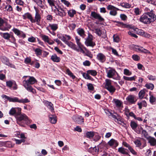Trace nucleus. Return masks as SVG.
Instances as JSON below:
<instances>
[{"label": "nucleus", "instance_id": "nucleus-1", "mask_svg": "<svg viewBox=\"0 0 156 156\" xmlns=\"http://www.w3.org/2000/svg\"><path fill=\"white\" fill-rule=\"evenodd\" d=\"M23 78L24 79L23 83L24 87L29 91L34 93L35 90L30 85L33 84L37 82L33 76H24Z\"/></svg>", "mask_w": 156, "mask_h": 156}, {"label": "nucleus", "instance_id": "nucleus-2", "mask_svg": "<svg viewBox=\"0 0 156 156\" xmlns=\"http://www.w3.org/2000/svg\"><path fill=\"white\" fill-rule=\"evenodd\" d=\"M156 20V16L151 12H148L144 14L140 18V21L145 23H150Z\"/></svg>", "mask_w": 156, "mask_h": 156}, {"label": "nucleus", "instance_id": "nucleus-3", "mask_svg": "<svg viewBox=\"0 0 156 156\" xmlns=\"http://www.w3.org/2000/svg\"><path fill=\"white\" fill-rule=\"evenodd\" d=\"M110 69L107 72V77L109 78H113L115 79L119 80V77L116 71L114 69L109 68Z\"/></svg>", "mask_w": 156, "mask_h": 156}, {"label": "nucleus", "instance_id": "nucleus-4", "mask_svg": "<svg viewBox=\"0 0 156 156\" xmlns=\"http://www.w3.org/2000/svg\"><path fill=\"white\" fill-rule=\"evenodd\" d=\"M105 84V87L110 93H113L115 90V87L111 84V80L109 79H106Z\"/></svg>", "mask_w": 156, "mask_h": 156}, {"label": "nucleus", "instance_id": "nucleus-5", "mask_svg": "<svg viewBox=\"0 0 156 156\" xmlns=\"http://www.w3.org/2000/svg\"><path fill=\"white\" fill-rule=\"evenodd\" d=\"M93 36L90 34H88L87 38L85 39V44L87 46H90L92 47H94L95 44L93 41Z\"/></svg>", "mask_w": 156, "mask_h": 156}, {"label": "nucleus", "instance_id": "nucleus-6", "mask_svg": "<svg viewBox=\"0 0 156 156\" xmlns=\"http://www.w3.org/2000/svg\"><path fill=\"white\" fill-rule=\"evenodd\" d=\"M16 118L17 119V123L19 124L20 122L22 120L25 121L27 123H28L29 122L28 117L24 114L18 115Z\"/></svg>", "mask_w": 156, "mask_h": 156}, {"label": "nucleus", "instance_id": "nucleus-7", "mask_svg": "<svg viewBox=\"0 0 156 156\" xmlns=\"http://www.w3.org/2000/svg\"><path fill=\"white\" fill-rule=\"evenodd\" d=\"M55 12L56 15L59 16L61 17H63L66 15V13L64 9L60 7H56Z\"/></svg>", "mask_w": 156, "mask_h": 156}, {"label": "nucleus", "instance_id": "nucleus-8", "mask_svg": "<svg viewBox=\"0 0 156 156\" xmlns=\"http://www.w3.org/2000/svg\"><path fill=\"white\" fill-rule=\"evenodd\" d=\"M90 16L94 19L98 20L100 22L103 21L104 20V19L99 14L94 11L91 12Z\"/></svg>", "mask_w": 156, "mask_h": 156}, {"label": "nucleus", "instance_id": "nucleus-9", "mask_svg": "<svg viewBox=\"0 0 156 156\" xmlns=\"http://www.w3.org/2000/svg\"><path fill=\"white\" fill-rule=\"evenodd\" d=\"M72 119L74 121L79 124H81L84 122L83 118L81 116L77 115H73Z\"/></svg>", "mask_w": 156, "mask_h": 156}, {"label": "nucleus", "instance_id": "nucleus-10", "mask_svg": "<svg viewBox=\"0 0 156 156\" xmlns=\"http://www.w3.org/2000/svg\"><path fill=\"white\" fill-rule=\"evenodd\" d=\"M36 13L35 16V19H33L34 20V22H32V23H34L36 22V24L38 25H39L40 22V21L41 19V15L39 13V11L36 9Z\"/></svg>", "mask_w": 156, "mask_h": 156}, {"label": "nucleus", "instance_id": "nucleus-11", "mask_svg": "<svg viewBox=\"0 0 156 156\" xmlns=\"http://www.w3.org/2000/svg\"><path fill=\"white\" fill-rule=\"evenodd\" d=\"M126 100L130 104H134L137 100L136 96L134 95H130L126 98Z\"/></svg>", "mask_w": 156, "mask_h": 156}, {"label": "nucleus", "instance_id": "nucleus-12", "mask_svg": "<svg viewBox=\"0 0 156 156\" xmlns=\"http://www.w3.org/2000/svg\"><path fill=\"white\" fill-rule=\"evenodd\" d=\"M108 112L110 115V116H111L112 118L115 119V122H118L120 124H121V123H123V124H124V123L122 122L121 120V117L119 115H113L109 111H108Z\"/></svg>", "mask_w": 156, "mask_h": 156}, {"label": "nucleus", "instance_id": "nucleus-13", "mask_svg": "<svg viewBox=\"0 0 156 156\" xmlns=\"http://www.w3.org/2000/svg\"><path fill=\"white\" fill-rule=\"evenodd\" d=\"M2 62L6 65L13 68H15V66L10 63L9 59L5 56H3L2 57L1 59Z\"/></svg>", "mask_w": 156, "mask_h": 156}, {"label": "nucleus", "instance_id": "nucleus-14", "mask_svg": "<svg viewBox=\"0 0 156 156\" xmlns=\"http://www.w3.org/2000/svg\"><path fill=\"white\" fill-rule=\"evenodd\" d=\"M42 40L45 42L48 43L50 45H52L54 43V41L51 40L47 36L43 35L41 36Z\"/></svg>", "mask_w": 156, "mask_h": 156}, {"label": "nucleus", "instance_id": "nucleus-15", "mask_svg": "<svg viewBox=\"0 0 156 156\" xmlns=\"http://www.w3.org/2000/svg\"><path fill=\"white\" fill-rule=\"evenodd\" d=\"M134 48L137 51L145 53H150V52L149 51L145 49L144 48L142 47H140L138 46H135Z\"/></svg>", "mask_w": 156, "mask_h": 156}, {"label": "nucleus", "instance_id": "nucleus-16", "mask_svg": "<svg viewBox=\"0 0 156 156\" xmlns=\"http://www.w3.org/2000/svg\"><path fill=\"white\" fill-rule=\"evenodd\" d=\"M97 58L102 62H104L106 60L105 56L101 53H99L97 55Z\"/></svg>", "mask_w": 156, "mask_h": 156}, {"label": "nucleus", "instance_id": "nucleus-17", "mask_svg": "<svg viewBox=\"0 0 156 156\" xmlns=\"http://www.w3.org/2000/svg\"><path fill=\"white\" fill-rule=\"evenodd\" d=\"M123 145L125 147L128 148L131 153L134 155H136L137 153L134 149L130 146L126 142H123Z\"/></svg>", "mask_w": 156, "mask_h": 156}, {"label": "nucleus", "instance_id": "nucleus-18", "mask_svg": "<svg viewBox=\"0 0 156 156\" xmlns=\"http://www.w3.org/2000/svg\"><path fill=\"white\" fill-rule=\"evenodd\" d=\"M49 27H50L52 30L55 31L58 28V25L57 24H49L48 26L46 27V29L50 32Z\"/></svg>", "mask_w": 156, "mask_h": 156}, {"label": "nucleus", "instance_id": "nucleus-19", "mask_svg": "<svg viewBox=\"0 0 156 156\" xmlns=\"http://www.w3.org/2000/svg\"><path fill=\"white\" fill-rule=\"evenodd\" d=\"M76 31L78 34L83 38L86 37L85 31L83 29L80 28H79L76 30Z\"/></svg>", "mask_w": 156, "mask_h": 156}, {"label": "nucleus", "instance_id": "nucleus-20", "mask_svg": "<svg viewBox=\"0 0 156 156\" xmlns=\"http://www.w3.org/2000/svg\"><path fill=\"white\" fill-rule=\"evenodd\" d=\"M108 144L111 147H116L118 145V143L117 141L113 139H112L108 142Z\"/></svg>", "mask_w": 156, "mask_h": 156}, {"label": "nucleus", "instance_id": "nucleus-21", "mask_svg": "<svg viewBox=\"0 0 156 156\" xmlns=\"http://www.w3.org/2000/svg\"><path fill=\"white\" fill-rule=\"evenodd\" d=\"M137 34L141 36L144 37H150V35L147 33L145 32L144 31L142 30H136Z\"/></svg>", "mask_w": 156, "mask_h": 156}, {"label": "nucleus", "instance_id": "nucleus-22", "mask_svg": "<svg viewBox=\"0 0 156 156\" xmlns=\"http://www.w3.org/2000/svg\"><path fill=\"white\" fill-rule=\"evenodd\" d=\"M49 119V121L51 123L55 124L57 122V119L56 116L55 115L49 114L48 115Z\"/></svg>", "mask_w": 156, "mask_h": 156}, {"label": "nucleus", "instance_id": "nucleus-23", "mask_svg": "<svg viewBox=\"0 0 156 156\" xmlns=\"http://www.w3.org/2000/svg\"><path fill=\"white\" fill-rule=\"evenodd\" d=\"M23 18L24 19H26L27 18L30 20L31 22H34L32 15L29 13H27L23 15Z\"/></svg>", "mask_w": 156, "mask_h": 156}, {"label": "nucleus", "instance_id": "nucleus-24", "mask_svg": "<svg viewBox=\"0 0 156 156\" xmlns=\"http://www.w3.org/2000/svg\"><path fill=\"white\" fill-rule=\"evenodd\" d=\"M51 59L53 62H59L61 60L60 58L59 57H58L55 54H54L51 56Z\"/></svg>", "mask_w": 156, "mask_h": 156}, {"label": "nucleus", "instance_id": "nucleus-25", "mask_svg": "<svg viewBox=\"0 0 156 156\" xmlns=\"http://www.w3.org/2000/svg\"><path fill=\"white\" fill-rule=\"evenodd\" d=\"M148 140L151 145L154 146L156 144V139L155 138L149 137Z\"/></svg>", "mask_w": 156, "mask_h": 156}, {"label": "nucleus", "instance_id": "nucleus-26", "mask_svg": "<svg viewBox=\"0 0 156 156\" xmlns=\"http://www.w3.org/2000/svg\"><path fill=\"white\" fill-rule=\"evenodd\" d=\"M113 101L116 107L119 108L121 107L122 105V102L121 101L116 99H114Z\"/></svg>", "mask_w": 156, "mask_h": 156}, {"label": "nucleus", "instance_id": "nucleus-27", "mask_svg": "<svg viewBox=\"0 0 156 156\" xmlns=\"http://www.w3.org/2000/svg\"><path fill=\"white\" fill-rule=\"evenodd\" d=\"M76 13V11L74 9H70L68 11V15L71 17H73Z\"/></svg>", "mask_w": 156, "mask_h": 156}, {"label": "nucleus", "instance_id": "nucleus-28", "mask_svg": "<svg viewBox=\"0 0 156 156\" xmlns=\"http://www.w3.org/2000/svg\"><path fill=\"white\" fill-rule=\"evenodd\" d=\"M136 76H133L131 77H128L126 76H124L123 78L124 79L127 81H135V79L136 78Z\"/></svg>", "mask_w": 156, "mask_h": 156}, {"label": "nucleus", "instance_id": "nucleus-29", "mask_svg": "<svg viewBox=\"0 0 156 156\" xmlns=\"http://www.w3.org/2000/svg\"><path fill=\"white\" fill-rule=\"evenodd\" d=\"M57 36L65 44L68 41L66 40L65 35H62V34H57Z\"/></svg>", "mask_w": 156, "mask_h": 156}, {"label": "nucleus", "instance_id": "nucleus-30", "mask_svg": "<svg viewBox=\"0 0 156 156\" xmlns=\"http://www.w3.org/2000/svg\"><path fill=\"white\" fill-rule=\"evenodd\" d=\"M137 105L139 106V108L140 109H141L142 106L146 107L147 106V104L146 102L144 101L138 103Z\"/></svg>", "mask_w": 156, "mask_h": 156}, {"label": "nucleus", "instance_id": "nucleus-31", "mask_svg": "<svg viewBox=\"0 0 156 156\" xmlns=\"http://www.w3.org/2000/svg\"><path fill=\"white\" fill-rule=\"evenodd\" d=\"M75 39L77 45L79 47H80L82 46L83 45L80 42V38H79L78 36H76L75 37Z\"/></svg>", "mask_w": 156, "mask_h": 156}, {"label": "nucleus", "instance_id": "nucleus-32", "mask_svg": "<svg viewBox=\"0 0 156 156\" xmlns=\"http://www.w3.org/2000/svg\"><path fill=\"white\" fill-rule=\"evenodd\" d=\"M66 44L69 47H70L71 48L74 50H76V45L75 44L73 43L72 42H69L67 41L66 43Z\"/></svg>", "mask_w": 156, "mask_h": 156}, {"label": "nucleus", "instance_id": "nucleus-33", "mask_svg": "<svg viewBox=\"0 0 156 156\" xmlns=\"http://www.w3.org/2000/svg\"><path fill=\"white\" fill-rule=\"evenodd\" d=\"M133 11L136 15H140L141 12V10L140 9L138 8H136L133 9Z\"/></svg>", "mask_w": 156, "mask_h": 156}, {"label": "nucleus", "instance_id": "nucleus-34", "mask_svg": "<svg viewBox=\"0 0 156 156\" xmlns=\"http://www.w3.org/2000/svg\"><path fill=\"white\" fill-rule=\"evenodd\" d=\"M16 108H12L9 112V114L11 115H15V116L16 117L17 115H16Z\"/></svg>", "mask_w": 156, "mask_h": 156}, {"label": "nucleus", "instance_id": "nucleus-35", "mask_svg": "<svg viewBox=\"0 0 156 156\" xmlns=\"http://www.w3.org/2000/svg\"><path fill=\"white\" fill-rule=\"evenodd\" d=\"M118 151L119 153L124 154H128V153L126 151L125 149L123 148L122 147L119 148L118 149Z\"/></svg>", "mask_w": 156, "mask_h": 156}, {"label": "nucleus", "instance_id": "nucleus-36", "mask_svg": "<svg viewBox=\"0 0 156 156\" xmlns=\"http://www.w3.org/2000/svg\"><path fill=\"white\" fill-rule=\"evenodd\" d=\"M19 98L17 97H10L8 101L10 102H18Z\"/></svg>", "mask_w": 156, "mask_h": 156}, {"label": "nucleus", "instance_id": "nucleus-37", "mask_svg": "<svg viewBox=\"0 0 156 156\" xmlns=\"http://www.w3.org/2000/svg\"><path fill=\"white\" fill-rule=\"evenodd\" d=\"M87 73L88 74H90L93 76H95L97 75V73L96 70H90L87 71Z\"/></svg>", "mask_w": 156, "mask_h": 156}, {"label": "nucleus", "instance_id": "nucleus-38", "mask_svg": "<svg viewBox=\"0 0 156 156\" xmlns=\"http://www.w3.org/2000/svg\"><path fill=\"white\" fill-rule=\"evenodd\" d=\"M130 126L132 129L135 131L137 128V124L135 122L132 121L130 123Z\"/></svg>", "mask_w": 156, "mask_h": 156}, {"label": "nucleus", "instance_id": "nucleus-39", "mask_svg": "<svg viewBox=\"0 0 156 156\" xmlns=\"http://www.w3.org/2000/svg\"><path fill=\"white\" fill-rule=\"evenodd\" d=\"M11 27V26L9 24H8L6 22H5V26L3 27L2 30H8L9 29H10Z\"/></svg>", "mask_w": 156, "mask_h": 156}, {"label": "nucleus", "instance_id": "nucleus-40", "mask_svg": "<svg viewBox=\"0 0 156 156\" xmlns=\"http://www.w3.org/2000/svg\"><path fill=\"white\" fill-rule=\"evenodd\" d=\"M42 50L39 48H37L34 50V51L37 56L41 55Z\"/></svg>", "mask_w": 156, "mask_h": 156}, {"label": "nucleus", "instance_id": "nucleus-41", "mask_svg": "<svg viewBox=\"0 0 156 156\" xmlns=\"http://www.w3.org/2000/svg\"><path fill=\"white\" fill-rule=\"evenodd\" d=\"M66 73L72 77L73 79H74L75 78V76L71 72L69 69H67L66 70Z\"/></svg>", "mask_w": 156, "mask_h": 156}, {"label": "nucleus", "instance_id": "nucleus-42", "mask_svg": "<svg viewBox=\"0 0 156 156\" xmlns=\"http://www.w3.org/2000/svg\"><path fill=\"white\" fill-rule=\"evenodd\" d=\"M145 86L147 88L151 90H153L154 87V84L151 83L146 84Z\"/></svg>", "mask_w": 156, "mask_h": 156}, {"label": "nucleus", "instance_id": "nucleus-43", "mask_svg": "<svg viewBox=\"0 0 156 156\" xmlns=\"http://www.w3.org/2000/svg\"><path fill=\"white\" fill-rule=\"evenodd\" d=\"M120 5L122 7L126 8H129L131 7V5L127 3H121Z\"/></svg>", "mask_w": 156, "mask_h": 156}, {"label": "nucleus", "instance_id": "nucleus-44", "mask_svg": "<svg viewBox=\"0 0 156 156\" xmlns=\"http://www.w3.org/2000/svg\"><path fill=\"white\" fill-rule=\"evenodd\" d=\"M40 7L42 6L44 0H33Z\"/></svg>", "mask_w": 156, "mask_h": 156}, {"label": "nucleus", "instance_id": "nucleus-45", "mask_svg": "<svg viewBox=\"0 0 156 156\" xmlns=\"http://www.w3.org/2000/svg\"><path fill=\"white\" fill-rule=\"evenodd\" d=\"M145 92L144 90H140L138 94L139 97L140 98L142 99L143 98L144 96Z\"/></svg>", "mask_w": 156, "mask_h": 156}, {"label": "nucleus", "instance_id": "nucleus-46", "mask_svg": "<svg viewBox=\"0 0 156 156\" xmlns=\"http://www.w3.org/2000/svg\"><path fill=\"white\" fill-rule=\"evenodd\" d=\"M86 135L87 138H92L94 135V133L92 132H88L86 133Z\"/></svg>", "mask_w": 156, "mask_h": 156}, {"label": "nucleus", "instance_id": "nucleus-47", "mask_svg": "<svg viewBox=\"0 0 156 156\" xmlns=\"http://www.w3.org/2000/svg\"><path fill=\"white\" fill-rule=\"evenodd\" d=\"M30 102L29 100L28 99L26 98L25 99H19V103H27L29 102Z\"/></svg>", "mask_w": 156, "mask_h": 156}, {"label": "nucleus", "instance_id": "nucleus-48", "mask_svg": "<svg viewBox=\"0 0 156 156\" xmlns=\"http://www.w3.org/2000/svg\"><path fill=\"white\" fill-rule=\"evenodd\" d=\"M150 101L151 103H153L156 101V98L152 94H150Z\"/></svg>", "mask_w": 156, "mask_h": 156}, {"label": "nucleus", "instance_id": "nucleus-49", "mask_svg": "<svg viewBox=\"0 0 156 156\" xmlns=\"http://www.w3.org/2000/svg\"><path fill=\"white\" fill-rule=\"evenodd\" d=\"M2 35L4 39L7 40L9 39L10 37V34L8 33H3Z\"/></svg>", "mask_w": 156, "mask_h": 156}, {"label": "nucleus", "instance_id": "nucleus-50", "mask_svg": "<svg viewBox=\"0 0 156 156\" xmlns=\"http://www.w3.org/2000/svg\"><path fill=\"white\" fill-rule=\"evenodd\" d=\"M89 74L86 73H84L83 74V77L86 79H88L90 80H91L92 79V78L90 76Z\"/></svg>", "mask_w": 156, "mask_h": 156}, {"label": "nucleus", "instance_id": "nucleus-51", "mask_svg": "<svg viewBox=\"0 0 156 156\" xmlns=\"http://www.w3.org/2000/svg\"><path fill=\"white\" fill-rule=\"evenodd\" d=\"M5 22L4 20L0 18V29L2 30L3 27L5 26Z\"/></svg>", "mask_w": 156, "mask_h": 156}, {"label": "nucleus", "instance_id": "nucleus-52", "mask_svg": "<svg viewBox=\"0 0 156 156\" xmlns=\"http://www.w3.org/2000/svg\"><path fill=\"white\" fill-rule=\"evenodd\" d=\"M143 129L141 126H138L137 128L135 129V131L138 134H140L141 132H142Z\"/></svg>", "mask_w": 156, "mask_h": 156}, {"label": "nucleus", "instance_id": "nucleus-53", "mask_svg": "<svg viewBox=\"0 0 156 156\" xmlns=\"http://www.w3.org/2000/svg\"><path fill=\"white\" fill-rule=\"evenodd\" d=\"M12 31L15 34L18 36H19L20 33H21V32H22V31L19 30L16 28L13 29Z\"/></svg>", "mask_w": 156, "mask_h": 156}, {"label": "nucleus", "instance_id": "nucleus-54", "mask_svg": "<svg viewBox=\"0 0 156 156\" xmlns=\"http://www.w3.org/2000/svg\"><path fill=\"white\" fill-rule=\"evenodd\" d=\"M124 74L127 76H130L132 74V73L129 70L127 69H124Z\"/></svg>", "mask_w": 156, "mask_h": 156}, {"label": "nucleus", "instance_id": "nucleus-55", "mask_svg": "<svg viewBox=\"0 0 156 156\" xmlns=\"http://www.w3.org/2000/svg\"><path fill=\"white\" fill-rule=\"evenodd\" d=\"M107 9L109 10H110L111 11L115 9H117V10H119V9L117 8H116L113 5H109L107 7Z\"/></svg>", "mask_w": 156, "mask_h": 156}, {"label": "nucleus", "instance_id": "nucleus-56", "mask_svg": "<svg viewBox=\"0 0 156 156\" xmlns=\"http://www.w3.org/2000/svg\"><path fill=\"white\" fill-rule=\"evenodd\" d=\"M95 32L96 33V34L98 35L99 36H101L102 34V32L100 29L98 28H96L95 29Z\"/></svg>", "mask_w": 156, "mask_h": 156}, {"label": "nucleus", "instance_id": "nucleus-57", "mask_svg": "<svg viewBox=\"0 0 156 156\" xmlns=\"http://www.w3.org/2000/svg\"><path fill=\"white\" fill-rule=\"evenodd\" d=\"M15 140L16 144H20L21 143H24L25 142V140L24 139H22L21 140L15 139Z\"/></svg>", "mask_w": 156, "mask_h": 156}, {"label": "nucleus", "instance_id": "nucleus-58", "mask_svg": "<svg viewBox=\"0 0 156 156\" xmlns=\"http://www.w3.org/2000/svg\"><path fill=\"white\" fill-rule=\"evenodd\" d=\"M132 58L135 61H138L140 59L139 57L136 55H133L132 56Z\"/></svg>", "mask_w": 156, "mask_h": 156}, {"label": "nucleus", "instance_id": "nucleus-59", "mask_svg": "<svg viewBox=\"0 0 156 156\" xmlns=\"http://www.w3.org/2000/svg\"><path fill=\"white\" fill-rule=\"evenodd\" d=\"M113 40L114 42H118L119 41V36L116 35H114L113 36Z\"/></svg>", "mask_w": 156, "mask_h": 156}, {"label": "nucleus", "instance_id": "nucleus-60", "mask_svg": "<svg viewBox=\"0 0 156 156\" xmlns=\"http://www.w3.org/2000/svg\"><path fill=\"white\" fill-rule=\"evenodd\" d=\"M13 83V82L11 81H9L6 82V85L9 88H11Z\"/></svg>", "mask_w": 156, "mask_h": 156}, {"label": "nucleus", "instance_id": "nucleus-61", "mask_svg": "<svg viewBox=\"0 0 156 156\" xmlns=\"http://www.w3.org/2000/svg\"><path fill=\"white\" fill-rule=\"evenodd\" d=\"M117 10V9H115L109 12L110 14L113 16H115L116 15L117 13L116 11Z\"/></svg>", "mask_w": 156, "mask_h": 156}, {"label": "nucleus", "instance_id": "nucleus-62", "mask_svg": "<svg viewBox=\"0 0 156 156\" xmlns=\"http://www.w3.org/2000/svg\"><path fill=\"white\" fill-rule=\"evenodd\" d=\"M106 144V143L105 141H102L98 145V148L100 149L103 148Z\"/></svg>", "mask_w": 156, "mask_h": 156}, {"label": "nucleus", "instance_id": "nucleus-63", "mask_svg": "<svg viewBox=\"0 0 156 156\" xmlns=\"http://www.w3.org/2000/svg\"><path fill=\"white\" fill-rule=\"evenodd\" d=\"M48 2L51 7L55 6V8L56 7L55 5L54 1L53 0H48Z\"/></svg>", "mask_w": 156, "mask_h": 156}, {"label": "nucleus", "instance_id": "nucleus-64", "mask_svg": "<svg viewBox=\"0 0 156 156\" xmlns=\"http://www.w3.org/2000/svg\"><path fill=\"white\" fill-rule=\"evenodd\" d=\"M5 8L7 9V11L9 12H10L12 10V7L9 5H6Z\"/></svg>", "mask_w": 156, "mask_h": 156}]
</instances>
